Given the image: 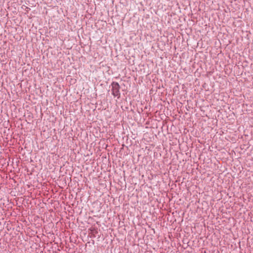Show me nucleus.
Wrapping results in <instances>:
<instances>
[{
    "instance_id": "1",
    "label": "nucleus",
    "mask_w": 253,
    "mask_h": 253,
    "mask_svg": "<svg viewBox=\"0 0 253 253\" xmlns=\"http://www.w3.org/2000/svg\"><path fill=\"white\" fill-rule=\"evenodd\" d=\"M112 94L114 96H116L118 98H119L120 96V85L117 82H113L112 84Z\"/></svg>"
}]
</instances>
